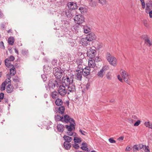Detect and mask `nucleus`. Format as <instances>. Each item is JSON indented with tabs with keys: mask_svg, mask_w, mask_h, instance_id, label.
<instances>
[{
	"mask_svg": "<svg viewBox=\"0 0 152 152\" xmlns=\"http://www.w3.org/2000/svg\"><path fill=\"white\" fill-rule=\"evenodd\" d=\"M74 75L70 73L66 77H64L62 79V84L65 86H67L71 84H72L73 82Z\"/></svg>",
	"mask_w": 152,
	"mask_h": 152,
	"instance_id": "nucleus-1",
	"label": "nucleus"
},
{
	"mask_svg": "<svg viewBox=\"0 0 152 152\" xmlns=\"http://www.w3.org/2000/svg\"><path fill=\"white\" fill-rule=\"evenodd\" d=\"M106 57L107 61L110 65L114 67L116 66L117 59L115 57L112 56L109 53H107Z\"/></svg>",
	"mask_w": 152,
	"mask_h": 152,
	"instance_id": "nucleus-2",
	"label": "nucleus"
},
{
	"mask_svg": "<svg viewBox=\"0 0 152 152\" xmlns=\"http://www.w3.org/2000/svg\"><path fill=\"white\" fill-rule=\"evenodd\" d=\"M74 20L75 23L79 25L84 22L85 18L81 15L78 14L75 16Z\"/></svg>",
	"mask_w": 152,
	"mask_h": 152,
	"instance_id": "nucleus-3",
	"label": "nucleus"
},
{
	"mask_svg": "<svg viewBox=\"0 0 152 152\" xmlns=\"http://www.w3.org/2000/svg\"><path fill=\"white\" fill-rule=\"evenodd\" d=\"M121 73L124 81L128 84H129L130 82L129 81V74L124 70H121Z\"/></svg>",
	"mask_w": 152,
	"mask_h": 152,
	"instance_id": "nucleus-4",
	"label": "nucleus"
},
{
	"mask_svg": "<svg viewBox=\"0 0 152 152\" xmlns=\"http://www.w3.org/2000/svg\"><path fill=\"white\" fill-rule=\"evenodd\" d=\"M53 73L55 77L58 80L60 79L63 75L61 70L58 68L55 67L53 69Z\"/></svg>",
	"mask_w": 152,
	"mask_h": 152,
	"instance_id": "nucleus-5",
	"label": "nucleus"
},
{
	"mask_svg": "<svg viewBox=\"0 0 152 152\" xmlns=\"http://www.w3.org/2000/svg\"><path fill=\"white\" fill-rule=\"evenodd\" d=\"M59 86L58 92L59 94L61 96H64L66 93H67L66 88L63 85H59Z\"/></svg>",
	"mask_w": 152,
	"mask_h": 152,
	"instance_id": "nucleus-6",
	"label": "nucleus"
},
{
	"mask_svg": "<svg viewBox=\"0 0 152 152\" xmlns=\"http://www.w3.org/2000/svg\"><path fill=\"white\" fill-rule=\"evenodd\" d=\"M108 68V67L107 65L103 66L100 71L98 72L97 75L99 77H103L104 75V72L107 70Z\"/></svg>",
	"mask_w": 152,
	"mask_h": 152,
	"instance_id": "nucleus-7",
	"label": "nucleus"
},
{
	"mask_svg": "<svg viewBox=\"0 0 152 152\" xmlns=\"http://www.w3.org/2000/svg\"><path fill=\"white\" fill-rule=\"evenodd\" d=\"M87 54L89 57L92 58H94L96 55V52L95 49L91 48L88 51Z\"/></svg>",
	"mask_w": 152,
	"mask_h": 152,
	"instance_id": "nucleus-8",
	"label": "nucleus"
},
{
	"mask_svg": "<svg viewBox=\"0 0 152 152\" xmlns=\"http://www.w3.org/2000/svg\"><path fill=\"white\" fill-rule=\"evenodd\" d=\"M67 87V94H69L70 93H73L75 91V85L72 84L66 86Z\"/></svg>",
	"mask_w": 152,
	"mask_h": 152,
	"instance_id": "nucleus-9",
	"label": "nucleus"
},
{
	"mask_svg": "<svg viewBox=\"0 0 152 152\" xmlns=\"http://www.w3.org/2000/svg\"><path fill=\"white\" fill-rule=\"evenodd\" d=\"M71 123H70L69 125H66L65 126L66 129L68 131H72L73 130L75 129V121H71Z\"/></svg>",
	"mask_w": 152,
	"mask_h": 152,
	"instance_id": "nucleus-10",
	"label": "nucleus"
},
{
	"mask_svg": "<svg viewBox=\"0 0 152 152\" xmlns=\"http://www.w3.org/2000/svg\"><path fill=\"white\" fill-rule=\"evenodd\" d=\"M60 82H58L57 81L55 80L54 82L52 81L48 83V86L49 87L50 89L51 88L53 89L55 86L58 87L59 86Z\"/></svg>",
	"mask_w": 152,
	"mask_h": 152,
	"instance_id": "nucleus-11",
	"label": "nucleus"
},
{
	"mask_svg": "<svg viewBox=\"0 0 152 152\" xmlns=\"http://www.w3.org/2000/svg\"><path fill=\"white\" fill-rule=\"evenodd\" d=\"M71 121H75L73 119L71 118L67 115H65L63 117V119L62 122H65L66 123H68L69 122L70 123H71Z\"/></svg>",
	"mask_w": 152,
	"mask_h": 152,
	"instance_id": "nucleus-12",
	"label": "nucleus"
},
{
	"mask_svg": "<svg viewBox=\"0 0 152 152\" xmlns=\"http://www.w3.org/2000/svg\"><path fill=\"white\" fill-rule=\"evenodd\" d=\"M82 69V74L84 76H88L90 73V68L88 66H86Z\"/></svg>",
	"mask_w": 152,
	"mask_h": 152,
	"instance_id": "nucleus-13",
	"label": "nucleus"
},
{
	"mask_svg": "<svg viewBox=\"0 0 152 152\" xmlns=\"http://www.w3.org/2000/svg\"><path fill=\"white\" fill-rule=\"evenodd\" d=\"M142 38L145 40V43L148 46H150L152 43L150 42L149 38L148 37L147 35H142Z\"/></svg>",
	"mask_w": 152,
	"mask_h": 152,
	"instance_id": "nucleus-14",
	"label": "nucleus"
},
{
	"mask_svg": "<svg viewBox=\"0 0 152 152\" xmlns=\"http://www.w3.org/2000/svg\"><path fill=\"white\" fill-rule=\"evenodd\" d=\"M68 8L71 10H75L77 8V6L76 3L73 2H69L67 4Z\"/></svg>",
	"mask_w": 152,
	"mask_h": 152,
	"instance_id": "nucleus-15",
	"label": "nucleus"
},
{
	"mask_svg": "<svg viewBox=\"0 0 152 152\" xmlns=\"http://www.w3.org/2000/svg\"><path fill=\"white\" fill-rule=\"evenodd\" d=\"M77 72L75 74V78L77 80L81 81L82 79V71L80 70H77Z\"/></svg>",
	"mask_w": 152,
	"mask_h": 152,
	"instance_id": "nucleus-16",
	"label": "nucleus"
},
{
	"mask_svg": "<svg viewBox=\"0 0 152 152\" xmlns=\"http://www.w3.org/2000/svg\"><path fill=\"white\" fill-rule=\"evenodd\" d=\"M87 38H88V40L89 41H92L96 39V36L95 35L94 33H91L87 35L86 36Z\"/></svg>",
	"mask_w": 152,
	"mask_h": 152,
	"instance_id": "nucleus-17",
	"label": "nucleus"
},
{
	"mask_svg": "<svg viewBox=\"0 0 152 152\" xmlns=\"http://www.w3.org/2000/svg\"><path fill=\"white\" fill-rule=\"evenodd\" d=\"M65 107L63 106L59 107L58 108H57L56 111L57 113H59L61 114H62L64 113L65 110Z\"/></svg>",
	"mask_w": 152,
	"mask_h": 152,
	"instance_id": "nucleus-18",
	"label": "nucleus"
},
{
	"mask_svg": "<svg viewBox=\"0 0 152 152\" xmlns=\"http://www.w3.org/2000/svg\"><path fill=\"white\" fill-rule=\"evenodd\" d=\"M146 7L145 9V12L150 10L152 9V1H149L146 3Z\"/></svg>",
	"mask_w": 152,
	"mask_h": 152,
	"instance_id": "nucleus-19",
	"label": "nucleus"
},
{
	"mask_svg": "<svg viewBox=\"0 0 152 152\" xmlns=\"http://www.w3.org/2000/svg\"><path fill=\"white\" fill-rule=\"evenodd\" d=\"M14 87L11 86L10 84H9L6 88V91L7 93H11L13 91Z\"/></svg>",
	"mask_w": 152,
	"mask_h": 152,
	"instance_id": "nucleus-20",
	"label": "nucleus"
},
{
	"mask_svg": "<svg viewBox=\"0 0 152 152\" xmlns=\"http://www.w3.org/2000/svg\"><path fill=\"white\" fill-rule=\"evenodd\" d=\"M86 37L85 38H83L81 39V41L83 45L86 46L88 44L90 41Z\"/></svg>",
	"mask_w": 152,
	"mask_h": 152,
	"instance_id": "nucleus-21",
	"label": "nucleus"
},
{
	"mask_svg": "<svg viewBox=\"0 0 152 152\" xmlns=\"http://www.w3.org/2000/svg\"><path fill=\"white\" fill-rule=\"evenodd\" d=\"M88 67L90 68H94L95 66V62L94 60L92 59L89 60Z\"/></svg>",
	"mask_w": 152,
	"mask_h": 152,
	"instance_id": "nucleus-22",
	"label": "nucleus"
},
{
	"mask_svg": "<svg viewBox=\"0 0 152 152\" xmlns=\"http://www.w3.org/2000/svg\"><path fill=\"white\" fill-rule=\"evenodd\" d=\"M12 67L10 69V74L12 76L14 75L16 73V70L13 65H11Z\"/></svg>",
	"mask_w": 152,
	"mask_h": 152,
	"instance_id": "nucleus-23",
	"label": "nucleus"
},
{
	"mask_svg": "<svg viewBox=\"0 0 152 152\" xmlns=\"http://www.w3.org/2000/svg\"><path fill=\"white\" fill-rule=\"evenodd\" d=\"M58 130L59 132H62L64 131V126L61 124H58L57 126Z\"/></svg>",
	"mask_w": 152,
	"mask_h": 152,
	"instance_id": "nucleus-24",
	"label": "nucleus"
},
{
	"mask_svg": "<svg viewBox=\"0 0 152 152\" xmlns=\"http://www.w3.org/2000/svg\"><path fill=\"white\" fill-rule=\"evenodd\" d=\"M63 138L64 140L65 141L64 142H66L68 143H70V142H71L72 140V138L71 137L66 135L64 136Z\"/></svg>",
	"mask_w": 152,
	"mask_h": 152,
	"instance_id": "nucleus-25",
	"label": "nucleus"
},
{
	"mask_svg": "<svg viewBox=\"0 0 152 152\" xmlns=\"http://www.w3.org/2000/svg\"><path fill=\"white\" fill-rule=\"evenodd\" d=\"M55 103L57 106H61L62 105L63 102L61 99H57L56 100Z\"/></svg>",
	"mask_w": 152,
	"mask_h": 152,
	"instance_id": "nucleus-26",
	"label": "nucleus"
},
{
	"mask_svg": "<svg viewBox=\"0 0 152 152\" xmlns=\"http://www.w3.org/2000/svg\"><path fill=\"white\" fill-rule=\"evenodd\" d=\"M144 124L145 126L152 129V122H145Z\"/></svg>",
	"mask_w": 152,
	"mask_h": 152,
	"instance_id": "nucleus-27",
	"label": "nucleus"
},
{
	"mask_svg": "<svg viewBox=\"0 0 152 152\" xmlns=\"http://www.w3.org/2000/svg\"><path fill=\"white\" fill-rule=\"evenodd\" d=\"M64 148L66 150L69 149L71 147L70 143H68L66 142H64Z\"/></svg>",
	"mask_w": 152,
	"mask_h": 152,
	"instance_id": "nucleus-28",
	"label": "nucleus"
},
{
	"mask_svg": "<svg viewBox=\"0 0 152 152\" xmlns=\"http://www.w3.org/2000/svg\"><path fill=\"white\" fill-rule=\"evenodd\" d=\"M14 42V39L13 37H10L8 39V43L10 45H13Z\"/></svg>",
	"mask_w": 152,
	"mask_h": 152,
	"instance_id": "nucleus-29",
	"label": "nucleus"
},
{
	"mask_svg": "<svg viewBox=\"0 0 152 152\" xmlns=\"http://www.w3.org/2000/svg\"><path fill=\"white\" fill-rule=\"evenodd\" d=\"M10 60L8 58L6 59L5 60V64L6 66L8 67H12V64L10 63Z\"/></svg>",
	"mask_w": 152,
	"mask_h": 152,
	"instance_id": "nucleus-30",
	"label": "nucleus"
},
{
	"mask_svg": "<svg viewBox=\"0 0 152 152\" xmlns=\"http://www.w3.org/2000/svg\"><path fill=\"white\" fill-rule=\"evenodd\" d=\"M83 28L84 29V32L85 33H88L91 31L90 28L87 26H83Z\"/></svg>",
	"mask_w": 152,
	"mask_h": 152,
	"instance_id": "nucleus-31",
	"label": "nucleus"
},
{
	"mask_svg": "<svg viewBox=\"0 0 152 152\" xmlns=\"http://www.w3.org/2000/svg\"><path fill=\"white\" fill-rule=\"evenodd\" d=\"M55 118L56 121H61L62 122L63 119V116H60L59 115L55 116Z\"/></svg>",
	"mask_w": 152,
	"mask_h": 152,
	"instance_id": "nucleus-32",
	"label": "nucleus"
},
{
	"mask_svg": "<svg viewBox=\"0 0 152 152\" xmlns=\"http://www.w3.org/2000/svg\"><path fill=\"white\" fill-rule=\"evenodd\" d=\"M97 3H100L102 5H105L106 3V0H96Z\"/></svg>",
	"mask_w": 152,
	"mask_h": 152,
	"instance_id": "nucleus-33",
	"label": "nucleus"
},
{
	"mask_svg": "<svg viewBox=\"0 0 152 152\" xmlns=\"http://www.w3.org/2000/svg\"><path fill=\"white\" fill-rule=\"evenodd\" d=\"M65 14L67 17L69 18H71L72 16L71 11L69 10H66V11Z\"/></svg>",
	"mask_w": 152,
	"mask_h": 152,
	"instance_id": "nucleus-34",
	"label": "nucleus"
},
{
	"mask_svg": "<svg viewBox=\"0 0 152 152\" xmlns=\"http://www.w3.org/2000/svg\"><path fill=\"white\" fill-rule=\"evenodd\" d=\"M76 42L75 40L71 39L70 40L69 43V45L70 46L73 47L75 45Z\"/></svg>",
	"mask_w": 152,
	"mask_h": 152,
	"instance_id": "nucleus-35",
	"label": "nucleus"
},
{
	"mask_svg": "<svg viewBox=\"0 0 152 152\" xmlns=\"http://www.w3.org/2000/svg\"><path fill=\"white\" fill-rule=\"evenodd\" d=\"M58 94V92L56 91H55L52 92L51 96L53 98H55L57 96Z\"/></svg>",
	"mask_w": 152,
	"mask_h": 152,
	"instance_id": "nucleus-36",
	"label": "nucleus"
},
{
	"mask_svg": "<svg viewBox=\"0 0 152 152\" xmlns=\"http://www.w3.org/2000/svg\"><path fill=\"white\" fill-rule=\"evenodd\" d=\"M21 53L23 55H26L28 53V50L26 49H23L21 50Z\"/></svg>",
	"mask_w": 152,
	"mask_h": 152,
	"instance_id": "nucleus-37",
	"label": "nucleus"
},
{
	"mask_svg": "<svg viewBox=\"0 0 152 152\" xmlns=\"http://www.w3.org/2000/svg\"><path fill=\"white\" fill-rule=\"evenodd\" d=\"M143 149L145 152H150V148L148 146L145 145Z\"/></svg>",
	"mask_w": 152,
	"mask_h": 152,
	"instance_id": "nucleus-38",
	"label": "nucleus"
},
{
	"mask_svg": "<svg viewBox=\"0 0 152 152\" xmlns=\"http://www.w3.org/2000/svg\"><path fill=\"white\" fill-rule=\"evenodd\" d=\"M74 140L75 142L76 143L80 142L81 141L80 138H77V137H74Z\"/></svg>",
	"mask_w": 152,
	"mask_h": 152,
	"instance_id": "nucleus-39",
	"label": "nucleus"
},
{
	"mask_svg": "<svg viewBox=\"0 0 152 152\" xmlns=\"http://www.w3.org/2000/svg\"><path fill=\"white\" fill-rule=\"evenodd\" d=\"M13 81L16 82H19V78L17 76H15L13 78Z\"/></svg>",
	"mask_w": 152,
	"mask_h": 152,
	"instance_id": "nucleus-40",
	"label": "nucleus"
},
{
	"mask_svg": "<svg viewBox=\"0 0 152 152\" xmlns=\"http://www.w3.org/2000/svg\"><path fill=\"white\" fill-rule=\"evenodd\" d=\"M3 83L6 84V86L8 83H9V84H11V80L10 78H8Z\"/></svg>",
	"mask_w": 152,
	"mask_h": 152,
	"instance_id": "nucleus-41",
	"label": "nucleus"
},
{
	"mask_svg": "<svg viewBox=\"0 0 152 152\" xmlns=\"http://www.w3.org/2000/svg\"><path fill=\"white\" fill-rule=\"evenodd\" d=\"M6 86V84H5L4 83H2L1 86L0 90L1 91L4 90L5 89Z\"/></svg>",
	"mask_w": 152,
	"mask_h": 152,
	"instance_id": "nucleus-42",
	"label": "nucleus"
},
{
	"mask_svg": "<svg viewBox=\"0 0 152 152\" xmlns=\"http://www.w3.org/2000/svg\"><path fill=\"white\" fill-rule=\"evenodd\" d=\"M57 60L56 59H53L52 61L51 64L54 66H57Z\"/></svg>",
	"mask_w": 152,
	"mask_h": 152,
	"instance_id": "nucleus-43",
	"label": "nucleus"
},
{
	"mask_svg": "<svg viewBox=\"0 0 152 152\" xmlns=\"http://www.w3.org/2000/svg\"><path fill=\"white\" fill-rule=\"evenodd\" d=\"M133 148L134 151H138L139 149L138 146L137 145H134L133 147Z\"/></svg>",
	"mask_w": 152,
	"mask_h": 152,
	"instance_id": "nucleus-44",
	"label": "nucleus"
},
{
	"mask_svg": "<svg viewBox=\"0 0 152 152\" xmlns=\"http://www.w3.org/2000/svg\"><path fill=\"white\" fill-rule=\"evenodd\" d=\"M87 146H82L81 147V148L83 150L87 151H88V148L87 147Z\"/></svg>",
	"mask_w": 152,
	"mask_h": 152,
	"instance_id": "nucleus-45",
	"label": "nucleus"
},
{
	"mask_svg": "<svg viewBox=\"0 0 152 152\" xmlns=\"http://www.w3.org/2000/svg\"><path fill=\"white\" fill-rule=\"evenodd\" d=\"M145 12L147 13H148L149 14V17L150 18H152V10L148 11Z\"/></svg>",
	"mask_w": 152,
	"mask_h": 152,
	"instance_id": "nucleus-46",
	"label": "nucleus"
},
{
	"mask_svg": "<svg viewBox=\"0 0 152 152\" xmlns=\"http://www.w3.org/2000/svg\"><path fill=\"white\" fill-rule=\"evenodd\" d=\"M109 142L112 143H115L116 141L113 138H110L109 139Z\"/></svg>",
	"mask_w": 152,
	"mask_h": 152,
	"instance_id": "nucleus-47",
	"label": "nucleus"
},
{
	"mask_svg": "<svg viewBox=\"0 0 152 152\" xmlns=\"http://www.w3.org/2000/svg\"><path fill=\"white\" fill-rule=\"evenodd\" d=\"M41 77L43 79V81H45L47 79V77H46V75L45 74H43L41 75Z\"/></svg>",
	"mask_w": 152,
	"mask_h": 152,
	"instance_id": "nucleus-48",
	"label": "nucleus"
},
{
	"mask_svg": "<svg viewBox=\"0 0 152 152\" xmlns=\"http://www.w3.org/2000/svg\"><path fill=\"white\" fill-rule=\"evenodd\" d=\"M45 68H49V69H50V67H49V66H43V71L45 73V72H47V70L45 69Z\"/></svg>",
	"mask_w": 152,
	"mask_h": 152,
	"instance_id": "nucleus-49",
	"label": "nucleus"
},
{
	"mask_svg": "<svg viewBox=\"0 0 152 152\" xmlns=\"http://www.w3.org/2000/svg\"><path fill=\"white\" fill-rule=\"evenodd\" d=\"M141 121L140 120H137L134 124L135 126H137L139 125Z\"/></svg>",
	"mask_w": 152,
	"mask_h": 152,
	"instance_id": "nucleus-50",
	"label": "nucleus"
},
{
	"mask_svg": "<svg viewBox=\"0 0 152 152\" xmlns=\"http://www.w3.org/2000/svg\"><path fill=\"white\" fill-rule=\"evenodd\" d=\"M0 48L2 49H5V47L4 45V44L2 41L0 43Z\"/></svg>",
	"mask_w": 152,
	"mask_h": 152,
	"instance_id": "nucleus-51",
	"label": "nucleus"
},
{
	"mask_svg": "<svg viewBox=\"0 0 152 152\" xmlns=\"http://www.w3.org/2000/svg\"><path fill=\"white\" fill-rule=\"evenodd\" d=\"M67 134L69 136H72L73 134V133L72 131H68L67 132Z\"/></svg>",
	"mask_w": 152,
	"mask_h": 152,
	"instance_id": "nucleus-52",
	"label": "nucleus"
},
{
	"mask_svg": "<svg viewBox=\"0 0 152 152\" xmlns=\"http://www.w3.org/2000/svg\"><path fill=\"white\" fill-rule=\"evenodd\" d=\"M79 132L82 135H86V133L85 131H83L81 129L79 130Z\"/></svg>",
	"mask_w": 152,
	"mask_h": 152,
	"instance_id": "nucleus-53",
	"label": "nucleus"
},
{
	"mask_svg": "<svg viewBox=\"0 0 152 152\" xmlns=\"http://www.w3.org/2000/svg\"><path fill=\"white\" fill-rule=\"evenodd\" d=\"M138 146L139 147V149H141L142 148H144V147L145 145H143L142 144H139L138 145Z\"/></svg>",
	"mask_w": 152,
	"mask_h": 152,
	"instance_id": "nucleus-54",
	"label": "nucleus"
},
{
	"mask_svg": "<svg viewBox=\"0 0 152 152\" xmlns=\"http://www.w3.org/2000/svg\"><path fill=\"white\" fill-rule=\"evenodd\" d=\"M132 150V148L130 147L127 146L126 148L125 151H129Z\"/></svg>",
	"mask_w": 152,
	"mask_h": 152,
	"instance_id": "nucleus-55",
	"label": "nucleus"
},
{
	"mask_svg": "<svg viewBox=\"0 0 152 152\" xmlns=\"http://www.w3.org/2000/svg\"><path fill=\"white\" fill-rule=\"evenodd\" d=\"M73 147L74 148L76 149H78L79 147V145L77 144H76L73 145Z\"/></svg>",
	"mask_w": 152,
	"mask_h": 152,
	"instance_id": "nucleus-56",
	"label": "nucleus"
},
{
	"mask_svg": "<svg viewBox=\"0 0 152 152\" xmlns=\"http://www.w3.org/2000/svg\"><path fill=\"white\" fill-rule=\"evenodd\" d=\"M4 94L3 93H0V99L1 100L3 99L4 97Z\"/></svg>",
	"mask_w": 152,
	"mask_h": 152,
	"instance_id": "nucleus-57",
	"label": "nucleus"
},
{
	"mask_svg": "<svg viewBox=\"0 0 152 152\" xmlns=\"http://www.w3.org/2000/svg\"><path fill=\"white\" fill-rule=\"evenodd\" d=\"M79 10L81 13H84V8L82 7H80L79 8Z\"/></svg>",
	"mask_w": 152,
	"mask_h": 152,
	"instance_id": "nucleus-58",
	"label": "nucleus"
},
{
	"mask_svg": "<svg viewBox=\"0 0 152 152\" xmlns=\"http://www.w3.org/2000/svg\"><path fill=\"white\" fill-rule=\"evenodd\" d=\"M9 59L10 60V61H12L14 60L15 58L13 56H11L9 57Z\"/></svg>",
	"mask_w": 152,
	"mask_h": 152,
	"instance_id": "nucleus-59",
	"label": "nucleus"
},
{
	"mask_svg": "<svg viewBox=\"0 0 152 152\" xmlns=\"http://www.w3.org/2000/svg\"><path fill=\"white\" fill-rule=\"evenodd\" d=\"M141 2L142 3V8L143 9L145 8V4L144 1H142V2Z\"/></svg>",
	"mask_w": 152,
	"mask_h": 152,
	"instance_id": "nucleus-60",
	"label": "nucleus"
},
{
	"mask_svg": "<svg viewBox=\"0 0 152 152\" xmlns=\"http://www.w3.org/2000/svg\"><path fill=\"white\" fill-rule=\"evenodd\" d=\"M118 79L121 82H122V79L121 77V76L120 75H118L117 76Z\"/></svg>",
	"mask_w": 152,
	"mask_h": 152,
	"instance_id": "nucleus-61",
	"label": "nucleus"
},
{
	"mask_svg": "<svg viewBox=\"0 0 152 152\" xmlns=\"http://www.w3.org/2000/svg\"><path fill=\"white\" fill-rule=\"evenodd\" d=\"M4 16V15L2 13V12L0 10V18H3Z\"/></svg>",
	"mask_w": 152,
	"mask_h": 152,
	"instance_id": "nucleus-62",
	"label": "nucleus"
},
{
	"mask_svg": "<svg viewBox=\"0 0 152 152\" xmlns=\"http://www.w3.org/2000/svg\"><path fill=\"white\" fill-rule=\"evenodd\" d=\"M124 137L123 136H121L118 138V140H123Z\"/></svg>",
	"mask_w": 152,
	"mask_h": 152,
	"instance_id": "nucleus-63",
	"label": "nucleus"
},
{
	"mask_svg": "<svg viewBox=\"0 0 152 152\" xmlns=\"http://www.w3.org/2000/svg\"><path fill=\"white\" fill-rule=\"evenodd\" d=\"M132 118L135 120H137V116L135 115H132Z\"/></svg>",
	"mask_w": 152,
	"mask_h": 152,
	"instance_id": "nucleus-64",
	"label": "nucleus"
}]
</instances>
